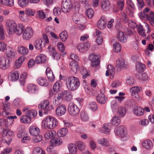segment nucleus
I'll return each mask as SVG.
<instances>
[{"mask_svg":"<svg viewBox=\"0 0 154 154\" xmlns=\"http://www.w3.org/2000/svg\"><path fill=\"white\" fill-rule=\"evenodd\" d=\"M68 37V34L66 31H63L60 35V37L62 41H66Z\"/></svg>","mask_w":154,"mask_h":154,"instance_id":"5fc2aeb1","label":"nucleus"},{"mask_svg":"<svg viewBox=\"0 0 154 154\" xmlns=\"http://www.w3.org/2000/svg\"><path fill=\"white\" fill-rule=\"evenodd\" d=\"M121 120L116 116H114L111 119V123L112 125L116 126L119 125L120 123Z\"/></svg>","mask_w":154,"mask_h":154,"instance_id":"a19ab883","label":"nucleus"},{"mask_svg":"<svg viewBox=\"0 0 154 154\" xmlns=\"http://www.w3.org/2000/svg\"><path fill=\"white\" fill-rule=\"evenodd\" d=\"M77 145L79 149L81 151H83L85 148V143L81 141H79L77 143Z\"/></svg>","mask_w":154,"mask_h":154,"instance_id":"bf43d9fd","label":"nucleus"},{"mask_svg":"<svg viewBox=\"0 0 154 154\" xmlns=\"http://www.w3.org/2000/svg\"><path fill=\"white\" fill-rule=\"evenodd\" d=\"M112 107L113 111L116 112L119 117H123L125 115L126 110L125 107L113 104Z\"/></svg>","mask_w":154,"mask_h":154,"instance_id":"39448f33","label":"nucleus"},{"mask_svg":"<svg viewBox=\"0 0 154 154\" xmlns=\"http://www.w3.org/2000/svg\"><path fill=\"white\" fill-rule=\"evenodd\" d=\"M94 12L93 10L91 8L88 9L86 13V14L89 18H91L93 16Z\"/></svg>","mask_w":154,"mask_h":154,"instance_id":"13d9d810","label":"nucleus"},{"mask_svg":"<svg viewBox=\"0 0 154 154\" xmlns=\"http://www.w3.org/2000/svg\"><path fill=\"white\" fill-rule=\"evenodd\" d=\"M97 26L98 28L101 29H104L106 26V20L105 18L102 17L97 23Z\"/></svg>","mask_w":154,"mask_h":154,"instance_id":"aec40b11","label":"nucleus"},{"mask_svg":"<svg viewBox=\"0 0 154 154\" xmlns=\"http://www.w3.org/2000/svg\"><path fill=\"white\" fill-rule=\"evenodd\" d=\"M114 51L119 53L120 52L121 50V46L120 44L119 43H116L113 45Z\"/></svg>","mask_w":154,"mask_h":154,"instance_id":"c03bdc74","label":"nucleus"},{"mask_svg":"<svg viewBox=\"0 0 154 154\" xmlns=\"http://www.w3.org/2000/svg\"><path fill=\"white\" fill-rule=\"evenodd\" d=\"M27 74L26 72L21 74L19 79V82L22 85L24 86L26 81Z\"/></svg>","mask_w":154,"mask_h":154,"instance_id":"37998d69","label":"nucleus"},{"mask_svg":"<svg viewBox=\"0 0 154 154\" xmlns=\"http://www.w3.org/2000/svg\"><path fill=\"white\" fill-rule=\"evenodd\" d=\"M72 95L71 92L68 90L60 91L56 97L55 101L57 100L60 101L64 100L66 101L70 102L72 99Z\"/></svg>","mask_w":154,"mask_h":154,"instance_id":"7ed1b4c3","label":"nucleus"},{"mask_svg":"<svg viewBox=\"0 0 154 154\" xmlns=\"http://www.w3.org/2000/svg\"><path fill=\"white\" fill-rule=\"evenodd\" d=\"M80 118L82 121H86L88 120V116L85 112L83 111L81 112Z\"/></svg>","mask_w":154,"mask_h":154,"instance_id":"8fccbe9b","label":"nucleus"},{"mask_svg":"<svg viewBox=\"0 0 154 154\" xmlns=\"http://www.w3.org/2000/svg\"><path fill=\"white\" fill-rule=\"evenodd\" d=\"M137 1V5L138 8L141 10L144 7L145 4L143 0H136Z\"/></svg>","mask_w":154,"mask_h":154,"instance_id":"4d7b16f0","label":"nucleus"},{"mask_svg":"<svg viewBox=\"0 0 154 154\" xmlns=\"http://www.w3.org/2000/svg\"><path fill=\"white\" fill-rule=\"evenodd\" d=\"M5 5L12 6L14 5V1L13 0H0V3Z\"/></svg>","mask_w":154,"mask_h":154,"instance_id":"79ce46f5","label":"nucleus"},{"mask_svg":"<svg viewBox=\"0 0 154 154\" xmlns=\"http://www.w3.org/2000/svg\"><path fill=\"white\" fill-rule=\"evenodd\" d=\"M0 134H2L3 137L2 142L5 143H8V141L10 142L11 136L13 135V132L11 131L8 129H4L2 128H0Z\"/></svg>","mask_w":154,"mask_h":154,"instance_id":"20e7f679","label":"nucleus"},{"mask_svg":"<svg viewBox=\"0 0 154 154\" xmlns=\"http://www.w3.org/2000/svg\"><path fill=\"white\" fill-rule=\"evenodd\" d=\"M43 151L40 147H36L34 148L32 151V154H43Z\"/></svg>","mask_w":154,"mask_h":154,"instance_id":"3c124183","label":"nucleus"},{"mask_svg":"<svg viewBox=\"0 0 154 154\" xmlns=\"http://www.w3.org/2000/svg\"><path fill=\"white\" fill-rule=\"evenodd\" d=\"M89 59L91 61V66L95 67L98 66L100 61L97 56L94 54L92 53L89 56Z\"/></svg>","mask_w":154,"mask_h":154,"instance_id":"9b49d317","label":"nucleus"},{"mask_svg":"<svg viewBox=\"0 0 154 154\" xmlns=\"http://www.w3.org/2000/svg\"><path fill=\"white\" fill-rule=\"evenodd\" d=\"M10 66L9 60L5 58L4 57H0V68L3 69H6Z\"/></svg>","mask_w":154,"mask_h":154,"instance_id":"9d476101","label":"nucleus"},{"mask_svg":"<svg viewBox=\"0 0 154 154\" xmlns=\"http://www.w3.org/2000/svg\"><path fill=\"white\" fill-rule=\"evenodd\" d=\"M24 58L23 57H21L16 61L15 65L17 68H18L20 66L23 62L24 61Z\"/></svg>","mask_w":154,"mask_h":154,"instance_id":"603ef678","label":"nucleus"},{"mask_svg":"<svg viewBox=\"0 0 154 154\" xmlns=\"http://www.w3.org/2000/svg\"><path fill=\"white\" fill-rule=\"evenodd\" d=\"M11 77L13 81L17 80L19 79V74L17 71L13 72L11 75Z\"/></svg>","mask_w":154,"mask_h":154,"instance_id":"6e6d98bb","label":"nucleus"},{"mask_svg":"<svg viewBox=\"0 0 154 154\" xmlns=\"http://www.w3.org/2000/svg\"><path fill=\"white\" fill-rule=\"evenodd\" d=\"M33 30L30 27L26 28L24 30L23 33V38L25 40H29L33 35Z\"/></svg>","mask_w":154,"mask_h":154,"instance_id":"ddd939ff","label":"nucleus"},{"mask_svg":"<svg viewBox=\"0 0 154 154\" xmlns=\"http://www.w3.org/2000/svg\"><path fill=\"white\" fill-rule=\"evenodd\" d=\"M133 112L135 115L137 116H141L143 115L144 110L140 107H135L133 110Z\"/></svg>","mask_w":154,"mask_h":154,"instance_id":"c756f323","label":"nucleus"},{"mask_svg":"<svg viewBox=\"0 0 154 154\" xmlns=\"http://www.w3.org/2000/svg\"><path fill=\"white\" fill-rule=\"evenodd\" d=\"M69 66L71 72L73 73H76L79 67L78 63L73 61H71L69 63Z\"/></svg>","mask_w":154,"mask_h":154,"instance_id":"4be33fe9","label":"nucleus"},{"mask_svg":"<svg viewBox=\"0 0 154 154\" xmlns=\"http://www.w3.org/2000/svg\"><path fill=\"white\" fill-rule=\"evenodd\" d=\"M19 17L20 19L23 21H25L27 20V18L26 15L24 14V12L23 11H20Z\"/></svg>","mask_w":154,"mask_h":154,"instance_id":"052dcab7","label":"nucleus"},{"mask_svg":"<svg viewBox=\"0 0 154 154\" xmlns=\"http://www.w3.org/2000/svg\"><path fill=\"white\" fill-rule=\"evenodd\" d=\"M11 125V123H9L8 119L6 120L4 119H0V126H5L8 127Z\"/></svg>","mask_w":154,"mask_h":154,"instance_id":"de8ad7c7","label":"nucleus"},{"mask_svg":"<svg viewBox=\"0 0 154 154\" xmlns=\"http://www.w3.org/2000/svg\"><path fill=\"white\" fill-rule=\"evenodd\" d=\"M46 72L49 82H53L54 80L55 77L50 68H47L46 71Z\"/></svg>","mask_w":154,"mask_h":154,"instance_id":"b1692460","label":"nucleus"},{"mask_svg":"<svg viewBox=\"0 0 154 154\" xmlns=\"http://www.w3.org/2000/svg\"><path fill=\"white\" fill-rule=\"evenodd\" d=\"M69 114L72 116H75L79 113L80 109L77 106L73 103H70L68 108Z\"/></svg>","mask_w":154,"mask_h":154,"instance_id":"423d86ee","label":"nucleus"},{"mask_svg":"<svg viewBox=\"0 0 154 154\" xmlns=\"http://www.w3.org/2000/svg\"><path fill=\"white\" fill-rule=\"evenodd\" d=\"M24 29V28L22 25L19 24L17 26L15 29L14 30V31L13 32L15 33L17 35H20L23 33Z\"/></svg>","mask_w":154,"mask_h":154,"instance_id":"473e14b6","label":"nucleus"},{"mask_svg":"<svg viewBox=\"0 0 154 154\" xmlns=\"http://www.w3.org/2000/svg\"><path fill=\"white\" fill-rule=\"evenodd\" d=\"M29 132L31 135L33 136H36L39 134L40 130L37 127L35 126H32L29 128Z\"/></svg>","mask_w":154,"mask_h":154,"instance_id":"412c9836","label":"nucleus"},{"mask_svg":"<svg viewBox=\"0 0 154 154\" xmlns=\"http://www.w3.org/2000/svg\"><path fill=\"white\" fill-rule=\"evenodd\" d=\"M78 79L74 76H71L66 80V85L68 89L70 91H74L77 89L80 85Z\"/></svg>","mask_w":154,"mask_h":154,"instance_id":"f257e3e1","label":"nucleus"},{"mask_svg":"<svg viewBox=\"0 0 154 154\" xmlns=\"http://www.w3.org/2000/svg\"><path fill=\"white\" fill-rule=\"evenodd\" d=\"M66 111V108L65 105L61 104L59 105L56 109V113L59 116L64 115Z\"/></svg>","mask_w":154,"mask_h":154,"instance_id":"2eb2a0df","label":"nucleus"},{"mask_svg":"<svg viewBox=\"0 0 154 154\" xmlns=\"http://www.w3.org/2000/svg\"><path fill=\"white\" fill-rule=\"evenodd\" d=\"M142 145L143 147L148 150L151 149L153 147L152 143L149 139L143 141L142 143Z\"/></svg>","mask_w":154,"mask_h":154,"instance_id":"6ab92c4d","label":"nucleus"},{"mask_svg":"<svg viewBox=\"0 0 154 154\" xmlns=\"http://www.w3.org/2000/svg\"><path fill=\"white\" fill-rule=\"evenodd\" d=\"M124 60L122 58H118L116 61V65L117 68L123 69L125 67Z\"/></svg>","mask_w":154,"mask_h":154,"instance_id":"393cba45","label":"nucleus"},{"mask_svg":"<svg viewBox=\"0 0 154 154\" xmlns=\"http://www.w3.org/2000/svg\"><path fill=\"white\" fill-rule=\"evenodd\" d=\"M3 106L5 111L2 112V114L3 116L5 117L9 113L8 112H7L9 110V108L8 105L6 104H3Z\"/></svg>","mask_w":154,"mask_h":154,"instance_id":"a18cd8bd","label":"nucleus"},{"mask_svg":"<svg viewBox=\"0 0 154 154\" xmlns=\"http://www.w3.org/2000/svg\"><path fill=\"white\" fill-rule=\"evenodd\" d=\"M7 25L10 32L9 33H12L14 32V30L17 26V24L15 22L11 20H8L7 22Z\"/></svg>","mask_w":154,"mask_h":154,"instance_id":"a211bd4d","label":"nucleus"},{"mask_svg":"<svg viewBox=\"0 0 154 154\" xmlns=\"http://www.w3.org/2000/svg\"><path fill=\"white\" fill-rule=\"evenodd\" d=\"M101 93L99 94L96 97L97 101L101 104H104L106 103L105 88L104 87L100 90Z\"/></svg>","mask_w":154,"mask_h":154,"instance_id":"f8f14e48","label":"nucleus"},{"mask_svg":"<svg viewBox=\"0 0 154 154\" xmlns=\"http://www.w3.org/2000/svg\"><path fill=\"white\" fill-rule=\"evenodd\" d=\"M114 132L115 133L119 136L120 137L122 138H125V139L122 140H126V133L122 127L116 128L115 129Z\"/></svg>","mask_w":154,"mask_h":154,"instance_id":"4468645a","label":"nucleus"},{"mask_svg":"<svg viewBox=\"0 0 154 154\" xmlns=\"http://www.w3.org/2000/svg\"><path fill=\"white\" fill-rule=\"evenodd\" d=\"M46 60V57L44 54H40L37 56L35 59V62L37 63H44Z\"/></svg>","mask_w":154,"mask_h":154,"instance_id":"c85d7f7f","label":"nucleus"},{"mask_svg":"<svg viewBox=\"0 0 154 154\" xmlns=\"http://www.w3.org/2000/svg\"><path fill=\"white\" fill-rule=\"evenodd\" d=\"M51 144L53 146L54 145H59L62 142V139L60 137H55L51 140Z\"/></svg>","mask_w":154,"mask_h":154,"instance_id":"bb28decb","label":"nucleus"},{"mask_svg":"<svg viewBox=\"0 0 154 154\" xmlns=\"http://www.w3.org/2000/svg\"><path fill=\"white\" fill-rule=\"evenodd\" d=\"M56 134L54 130L48 131L45 134V137L47 139H50L54 137Z\"/></svg>","mask_w":154,"mask_h":154,"instance_id":"72a5a7b5","label":"nucleus"},{"mask_svg":"<svg viewBox=\"0 0 154 154\" xmlns=\"http://www.w3.org/2000/svg\"><path fill=\"white\" fill-rule=\"evenodd\" d=\"M89 107L93 111H95L97 109V105L94 102L90 103L89 105Z\"/></svg>","mask_w":154,"mask_h":154,"instance_id":"e2e57ef3","label":"nucleus"},{"mask_svg":"<svg viewBox=\"0 0 154 154\" xmlns=\"http://www.w3.org/2000/svg\"><path fill=\"white\" fill-rule=\"evenodd\" d=\"M5 54L7 57L8 58H13L15 56V52L14 49L10 47H7Z\"/></svg>","mask_w":154,"mask_h":154,"instance_id":"5701e85b","label":"nucleus"},{"mask_svg":"<svg viewBox=\"0 0 154 154\" xmlns=\"http://www.w3.org/2000/svg\"><path fill=\"white\" fill-rule=\"evenodd\" d=\"M124 0H117L118 7L121 11L122 10L124 7Z\"/></svg>","mask_w":154,"mask_h":154,"instance_id":"864d4df0","label":"nucleus"},{"mask_svg":"<svg viewBox=\"0 0 154 154\" xmlns=\"http://www.w3.org/2000/svg\"><path fill=\"white\" fill-rule=\"evenodd\" d=\"M27 116L31 121V119L35 117L37 114V112L34 110H28L26 113Z\"/></svg>","mask_w":154,"mask_h":154,"instance_id":"f704fd0d","label":"nucleus"},{"mask_svg":"<svg viewBox=\"0 0 154 154\" xmlns=\"http://www.w3.org/2000/svg\"><path fill=\"white\" fill-rule=\"evenodd\" d=\"M115 73V70L113 66L111 65H108L106 70V76H108L107 78L109 80V83L112 79Z\"/></svg>","mask_w":154,"mask_h":154,"instance_id":"1a4fd4ad","label":"nucleus"},{"mask_svg":"<svg viewBox=\"0 0 154 154\" xmlns=\"http://www.w3.org/2000/svg\"><path fill=\"white\" fill-rule=\"evenodd\" d=\"M136 67L137 70L139 72H143L144 69L146 68L145 66L139 62L136 63Z\"/></svg>","mask_w":154,"mask_h":154,"instance_id":"58836bf2","label":"nucleus"},{"mask_svg":"<svg viewBox=\"0 0 154 154\" xmlns=\"http://www.w3.org/2000/svg\"><path fill=\"white\" fill-rule=\"evenodd\" d=\"M17 51L19 53L23 55H27L29 52L28 49L22 46L18 47Z\"/></svg>","mask_w":154,"mask_h":154,"instance_id":"a878e982","label":"nucleus"},{"mask_svg":"<svg viewBox=\"0 0 154 154\" xmlns=\"http://www.w3.org/2000/svg\"><path fill=\"white\" fill-rule=\"evenodd\" d=\"M146 17L150 24L154 26V13L151 11L149 14H146Z\"/></svg>","mask_w":154,"mask_h":154,"instance_id":"7c9ffc66","label":"nucleus"},{"mask_svg":"<svg viewBox=\"0 0 154 154\" xmlns=\"http://www.w3.org/2000/svg\"><path fill=\"white\" fill-rule=\"evenodd\" d=\"M47 151L48 154H57V152L54 148L52 145L49 146L47 148Z\"/></svg>","mask_w":154,"mask_h":154,"instance_id":"09e8293b","label":"nucleus"},{"mask_svg":"<svg viewBox=\"0 0 154 154\" xmlns=\"http://www.w3.org/2000/svg\"><path fill=\"white\" fill-rule=\"evenodd\" d=\"M126 82L127 85H132L134 83V80L132 77H128L126 79Z\"/></svg>","mask_w":154,"mask_h":154,"instance_id":"69168bd1","label":"nucleus"},{"mask_svg":"<svg viewBox=\"0 0 154 154\" xmlns=\"http://www.w3.org/2000/svg\"><path fill=\"white\" fill-rule=\"evenodd\" d=\"M140 88L137 86H135L131 88L130 89V91L131 93V94L132 95H136V96H138V93L140 91Z\"/></svg>","mask_w":154,"mask_h":154,"instance_id":"2f4dec72","label":"nucleus"},{"mask_svg":"<svg viewBox=\"0 0 154 154\" xmlns=\"http://www.w3.org/2000/svg\"><path fill=\"white\" fill-rule=\"evenodd\" d=\"M90 46V44L89 42L85 43H82L79 44L77 46L78 50L81 52L86 51Z\"/></svg>","mask_w":154,"mask_h":154,"instance_id":"dca6fc26","label":"nucleus"},{"mask_svg":"<svg viewBox=\"0 0 154 154\" xmlns=\"http://www.w3.org/2000/svg\"><path fill=\"white\" fill-rule=\"evenodd\" d=\"M61 87L60 84L58 82H56L54 85L53 87V89L54 91L58 92L60 89Z\"/></svg>","mask_w":154,"mask_h":154,"instance_id":"338daca9","label":"nucleus"},{"mask_svg":"<svg viewBox=\"0 0 154 154\" xmlns=\"http://www.w3.org/2000/svg\"><path fill=\"white\" fill-rule=\"evenodd\" d=\"M68 132V130L67 128H63L58 131L57 135L60 137H63L65 136L67 134Z\"/></svg>","mask_w":154,"mask_h":154,"instance_id":"e433bc0d","label":"nucleus"},{"mask_svg":"<svg viewBox=\"0 0 154 154\" xmlns=\"http://www.w3.org/2000/svg\"><path fill=\"white\" fill-rule=\"evenodd\" d=\"M42 41L41 39H37L36 40L34 43V45L35 48L37 50L42 49Z\"/></svg>","mask_w":154,"mask_h":154,"instance_id":"4c0bfd02","label":"nucleus"},{"mask_svg":"<svg viewBox=\"0 0 154 154\" xmlns=\"http://www.w3.org/2000/svg\"><path fill=\"white\" fill-rule=\"evenodd\" d=\"M38 84L42 86H47L48 85V83L47 80L42 77H39L37 80Z\"/></svg>","mask_w":154,"mask_h":154,"instance_id":"c9c22d12","label":"nucleus"},{"mask_svg":"<svg viewBox=\"0 0 154 154\" xmlns=\"http://www.w3.org/2000/svg\"><path fill=\"white\" fill-rule=\"evenodd\" d=\"M19 5L21 7L26 6L28 4V0H18Z\"/></svg>","mask_w":154,"mask_h":154,"instance_id":"0e129e2a","label":"nucleus"},{"mask_svg":"<svg viewBox=\"0 0 154 154\" xmlns=\"http://www.w3.org/2000/svg\"><path fill=\"white\" fill-rule=\"evenodd\" d=\"M7 48V45L5 43L0 42V51L3 52L6 51Z\"/></svg>","mask_w":154,"mask_h":154,"instance_id":"774afa93","label":"nucleus"},{"mask_svg":"<svg viewBox=\"0 0 154 154\" xmlns=\"http://www.w3.org/2000/svg\"><path fill=\"white\" fill-rule=\"evenodd\" d=\"M49 103L48 100H46L43 103L39 104L38 105L39 109H41L43 110L45 113H46L50 111L52 109V106L49 105Z\"/></svg>","mask_w":154,"mask_h":154,"instance_id":"6e6552de","label":"nucleus"},{"mask_svg":"<svg viewBox=\"0 0 154 154\" xmlns=\"http://www.w3.org/2000/svg\"><path fill=\"white\" fill-rule=\"evenodd\" d=\"M72 5L70 0H66L65 2L62 3L61 9L64 13L70 11L72 8Z\"/></svg>","mask_w":154,"mask_h":154,"instance_id":"0eeeda50","label":"nucleus"},{"mask_svg":"<svg viewBox=\"0 0 154 154\" xmlns=\"http://www.w3.org/2000/svg\"><path fill=\"white\" fill-rule=\"evenodd\" d=\"M33 137V140L34 143H38L41 141L42 140V136L39 134L37 135L36 136H34Z\"/></svg>","mask_w":154,"mask_h":154,"instance_id":"680f3d73","label":"nucleus"},{"mask_svg":"<svg viewBox=\"0 0 154 154\" xmlns=\"http://www.w3.org/2000/svg\"><path fill=\"white\" fill-rule=\"evenodd\" d=\"M20 121L23 123H29L31 121V120L27 116L26 114V115L22 116L20 119Z\"/></svg>","mask_w":154,"mask_h":154,"instance_id":"49530a36","label":"nucleus"},{"mask_svg":"<svg viewBox=\"0 0 154 154\" xmlns=\"http://www.w3.org/2000/svg\"><path fill=\"white\" fill-rule=\"evenodd\" d=\"M137 31L139 34L143 36H146V35L145 32V30L143 26L140 24L137 28Z\"/></svg>","mask_w":154,"mask_h":154,"instance_id":"ea45409f","label":"nucleus"},{"mask_svg":"<svg viewBox=\"0 0 154 154\" xmlns=\"http://www.w3.org/2000/svg\"><path fill=\"white\" fill-rule=\"evenodd\" d=\"M117 38L119 41L121 43H125L127 40V35L123 32L119 31L117 34Z\"/></svg>","mask_w":154,"mask_h":154,"instance_id":"f3484780","label":"nucleus"},{"mask_svg":"<svg viewBox=\"0 0 154 154\" xmlns=\"http://www.w3.org/2000/svg\"><path fill=\"white\" fill-rule=\"evenodd\" d=\"M68 148L70 154H76L77 150L76 145L73 143H70L68 145Z\"/></svg>","mask_w":154,"mask_h":154,"instance_id":"cd10ccee","label":"nucleus"},{"mask_svg":"<svg viewBox=\"0 0 154 154\" xmlns=\"http://www.w3.org/2000/svg\"><path fill=\"white\" fill-rule=\"evenodd\" d=\"M58 124L57 119L51 116H47L42 122V126L44 125V128L48 129L54 128Z\"/></svg>","mask_w":154,"mask_h":154,"instance_id":"f03ea898","label":"nucleus"}]
</instances>
